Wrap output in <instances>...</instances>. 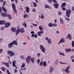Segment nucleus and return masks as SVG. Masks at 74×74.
<instances>
[{
	"instance_id": "nucleus-41",
	"label": "nucleus",
	"mask_w": 74,
	"mask_h": 74,
	"mask_svg": "<svg viewBox=\"0 0 74 74\" xmlns=\"http://www.w3.org/2000/svg\"><path fill=\"white\" fill-rule=\"evenodd\" d=\"M34 58H33L31 59V61L33 63H34Z\"/></svg>"
},
{
	"instance_id": "nucleus-19",
	"label": "nucleus",
	"mask_w": 74,
	"mask_h": 74,
	"mask_svg": "<svg viewBox=\"0 0 74 74\" xmlns=\"http://www.w3.org/2000/svg\"><path fill=\"white\" fill-rule=\"evenodd\" d=\"M12 43H13V44L16 45H18V43H17L16 41L15 40H14L12 42Z\"/></svg>"
},
{
	"instance_id": "nucleus-40",
	"label": "nucleus",
	"mask_w": 74,
	"mask_h": 74,
	"mask_svg": "<svg viewBox=\"0 0 74 74\" xmlns=\"http://www.w3.org/2000/svg\"><path fill=\"white\" fill-rule=\"evenodd\" d=\"M37 63L38 64H39L40 63V59H38L37 61Z\"/></svg>"
},
{
	"instance_id": "nucleus-31",
	"label": "nucleus",
	"mask_w": 74,
	"mask_h": 74,
	"mask_svg": "<svg viewBox=\"0 0 74 74\" xmlns=\"http://www.w3.org/2000/svg\"><path fill=\"white\" fill-rule=\"evenodd\" d=\"M21 67L24 68L25 67V64L24 63H23L22 64V66H21Z\"/></svg>"
},
{
	"instance_id": "nucleus-42",
	"label": "nucleus",
	"mask_w": 74,
	"mask_h": 74,
	"mask_svg": "<svg viewBox=\"0 0 74 74\" xmlns=\"http://www.w3.org/2000/svg\"><path fill=\"white\" fill-rule=\"evenodd\" d=\"M57 26V24L56 23L53 24V26L56 27Z\"/></svg>"
},
{
	"instance_id": "nucleus-4",
	"label": "nucleus",
	"mask_w": 74,
	"mask_h": 74,
	"mask_svg": "<svg viewBox=\"0 0 74 74\" xmlns=\"http://www.w3.org/2000/svg\"><path fill=\"white\" fill-rule=\"evenodd\" d=\"M12 7L14 11L16 13V14H17V11H16V8H15V5L14 3H12Z\"/></svg>"
},
{
	"instance_id": "nucleus-6",
	"label": "nucleus",
	"mask_w": 74,
	"mask_h": 74,
	"mask_svg": "<svg viewBox=\"0 0 74 74\" xmlns=\"http://www.w3.org/2000/svg\"><path fill=\"white\" fill-rule=\"evenodd\" d=\"M70 66H68L66 69L65 70V71L67 73H69V69L70 68Z\"/></svg>"
},
{
	"instance_id": "nucleus-62",
	"label": "nucleus",
	"mask_w": 74,
	"mask_h": 74,
	"mask_svg": "<svg viewBox=\"0 0 74 74\" xmlns=\"http://www.w3.org/2000/svg\"><path fill=\"white\" fill-rule=\"evenodd\" d=\"M6 71H7V72L8 74V73H10V72H9V71H8V70H6Z\"/></svg>"
},
{
	"instance_id": "nucleus-18",
	"label": "nucleus",
	"mask_w": 74,
	"mask_h": 74,
	"mask_svg": "<svg viewBox=\"0 0 74 74\" xmlns=\"http://www.w3.org/2000/svg\"><path fill=\"white\" fill-rule=\"evenodd\" d=\"M2 9L3 11H4V12H7V10L5 8L4 6L2 7Z\"/></svg>"
},
{
	"instance_id": "nucleus-26",
	"label": "nucleus",
	"mask_w": 74,
	"mask_h": 74,
	"mask_svg": "<svg viewBox=\"0 0 74 74\" xmlns=\"http://www.w3.org/2000/svg\"><path fill=\"white\" fill-rule=\"evenodd\" d=\"M60 21L61 23H62V24H63V23H64V21L63 20V19L62 18H60Z\"/></svg>"
},
{
	"instance_id": "nucleus-32",
	"label": "nucleus",
	"mask_w": 74,
	"mask_h": 74,
	"mask_svg": "<svg viewBox=\"0 0 74 74\" xmlns=\"http://www.w3.org/2000/svg\"><path fill=\"white\" fill-rule=\"evenodd\" d=\"M47 42L49 44H51V39H49L47 40Z\"/></svg>"
},
{
	"instance_id": "nucleus-34",
	"label": "nucleus",
	"mask_w": 74,
	"mask_h": 74,
	"mask_svg": "<svg viewBox=\"0 0 74 74\" xmlns=\"http://www.w3.org/2000/svg\"><path fill=\"white\" fill-rule=\"evenodd\" d=\"M43 65L45 67L47 66V64H46V62H44L43 63Z\"/></svg>"
},
{
	"instance_id": "nucleus-45",
	"label": "nucleus",
	"mask_w": 74,
	"mask_h": 74,
	"mask_svg": "<svg viewBox=\"0 0 74 74\" xmlns=\"http://www.w3.org/2000/svg\"><path fill=\"white\" fill-rule=\"evenodd\" d=\"M58 15H62V13L60 12H58Z\"/></svg>"
},
{
	"instance_id": "nucleus-36",
	"label": "nucleus",
	"mask_w": 74,
	"mask_h": 74,
	"mask_svg": "<svg viewBox=\"0 0 74 74\" xmlns=\"http://www.w3.org/2000/svg\"><path fill=\"white\" fill-rule=\"evenodd\" d=\"M33 3L34 4V7H37V4H36V3L34 2H33Z\"/></svg>"
},
{
	"instance_id": "nucleus-57",
	"label": "nucleus",
	"mask_w": 74,
	"mask_h": 74,
	"mask_svg": "<svg viewBox=\"0 0 74 74\" xmlns=\"http://www.w3.org/2000/svg\"><path fill=\"white\" fill-rule=\"evenodd\" d=\"M3 51V49H0V53H1V52H2V51Z\"/></svg>"
},
{
	"instance_id": "nucleus-10",
	"label": "nucleus",
	"mask_w": 74,
	"mask_h": 74,
	"mask_svg": "<svg viewBox=\"0 0 74 74\" xmlns=\"http://www.w3.org/2000/svg\"><path fill=\"white\" fill-rule=\"evenodd\" d=\"M15 63H16V61H14L13 62V67H15V68H16V69H17V68L16 66V65H15Z\"/></svg>"
},
{
	"instance_id": "nucleus-58",
	"label": "nucleus",
	"mask_w": 74,
	"mask_h": 74,
	"mask_svg": "<svg viewBox=\"0 0 74 74\" xmlns=\"http://www.w3.org/2000/svg\"><path fill=\"white\" fill-rule=\"evenodd\" d=\"M2 11V9H1V8L0 7V12H1Z\"/></svg>"
},
{
	"instance_id": "nucleus-50",
	"label": "nucleus",
	"mask_w": 74,
	"mask_h": 74,
	"mask_svg": "<svg viewBox=\"0 0 74 74\" xmlns=\"http://www.w3.org/2000/svg\"><path fill=\"white\" fill-rule=\"evenodd\" d=\"M62 10L63 11H66V8H62Z\"/></svg>"
},
{
	"instance_id": "nucleus-2",
	"label": "nucleus",
	"mask_w": 74,
	"mask_h": 74,
	"mask_svg": "<svg viewBox=\"0 0 74 74\" xmlns=\"http://www.w3.org/2000/svg\"><path fill=\"white\" fill-rule=\"evenodd\" d=\"M71 13V10L69 9L67 10H66V15L68 18H70V14Z\"/></svg>"
},
{
	"instance_id": "nucleus-20",
	"label": "nucleus",
	"mask_w": 74,
	"mask_h": 74,
	"mask_svg": "<svg viewBox=\"0 0 74 74\" xmlns=\"http://www.w3.org/2000/svg\"><path fill=\"white\" fill-rule=\"evenodd\" d=\"M66 5V3H62V4L61 6V8H62V7H64Z\"/></svg>"
},
{
	"instance_id": "nucleus-29",
	"label": "nucleus",
	"mask_w": 74,
	"mask_h": 74,
	"mask_svg": "<svg viewBox=\"0 0 74 74\" xmlns=\"http://www.w3.org/2000/svg\"><path fill=\"white\" fill-rule=\"evenodd\" d=\"M48 26L49 27H52L53 26V24L52 23H49L48 24Z\"/></svg>"
},
{
	"instance_id": "nucleus-52",
	"label": "nucleus",
	"mask_w": 74,
	"mask_h": 74,
	"mask_svg": "<svg viewBox=\"0 0 74 74\" xmlns=\"http://www.w3.org/2000/svg\"><path fill=\"white\" fill-rule=\"evenodd\" d=\"M65 19L66 20H67V21H70V19H69V18H67L66 17L65 18Z\"/></svg>"
},
{
	"instance_id": "nucleus-21",
	"label": "nucleus",
	"mask_w": 74,
	"mask_h": 74,
	"mask_svg": "<svg viewBox=\"0 0 74 74\" xmlns=\"http://www.w3.org/2000/svg\"><path fill=\"white\" fill-rule=\"evenodd\" d=\"M26 12L27 13L29 12V7H26Z\"/></svg>"
},
{
	"instance_id": "nucleus-5",
	"label": "nucleus",
	"mask_w": 74,
	"mask_h": 74,
	"mask_svg": "<svg viewBox=\"0 0 74 74\" xmlns=\"http://www.w3.org/2000/svg\"><path fill=\"white\" fill-rule=\"evenodd\" d=\"M26 62L27 63H30V59H31V57L29 56H28L27 58H26Z\"/></svg>"
},
{
	"instance_id": "nucleus-11",
	"label": "nucleus",
	"mask_w": 74,
	"mask_h": 74,
	"mask_svg": "<svg viewBox=\"0 0 74 74\" xmlns=\"http://www.w3.org/2000/svg\"><path fill=\"white\" fill-rule=\"evenodd\" d=\"M40 48L41 49L42 52H44L45 53V48L43 47H40Z\"/></svg>"
},
{
	"instance_id": "nucleus-43",
	"label": "nucleus",
	"mask_w": 74,
	"mask_h": 74,
	"mask_svg": "<svg viewBox=\"0 0 74 74\" xmlns=\"http://www.w3.org/2000/svg\"><path fill=\"white\" fill-rule=\"evenodd\" d=\"M72 47H74V41H73L72 42Z\"/></svg>"
},
{
	"instance_id": "nucleus-46",
	"label": "nucleus",
	"mask_w": 74,
	"mask_h": 74,
	"mask_svg": "<svg viewBox=\"0 0 74 74\" xmlns=\"http://www.w3.org/2000/svg\"><path fill=\"white\" fill-rule=\"evenodd\" d=\"M32 12H36V10L35 9V8H34L32 9Z\"/></svg>"
},
{
	"instance_id": "nucleus-33",
	"label": "nucleus",
	"mask_w": 74,
	"mask_h": 74,
	"mask_svg": "<svg viewBox=\"0 0 74 74\" xmlns=\"http://www.w3.org/2000/svg\"><path fill=\"white\" fill-rule=\"evenodd\" d=\"M40 30H41V31H42V30H43V29L42 27L41 26H39V27Z\"/></svg>"
},
{
	"instance_id": "nucleus-1",
	"label": "nucleus",
	"mask_w": 74,
	"mask_h": 74,
	"mask_svg": "<svg viewBox=\"0 0 74 74\" xmlns=\"http://www.w3.org/2000/svg\"><path fill=\"white\" fill-rule=\"evenodd\" d=\"M4 24L5 25L4 28L8 27L10 25V23H5V22L4 21H0V25H4Z\"/></svg>"
},
{
	"instance_id": "nucleus-24",
	"label": "nucleus",
	"mask_w": 74,
	"mask_h": 74,
	"mask_svg": "<svg viewBox=\"0 0 74 74\" xmlns=\"http://www.w3.org/2000/svg\"><path fill=\"white\" fill-rule=\"evenodd\" d=\"M13 43L12 42H11L10 43H9L8 45V47H13Z\"/></svg>"
},
{
	"instance_id": "nucleus-3",
	"label": "nucleus",
	"mask_w": 74,
	"mask_h": 74,
	"mask_svg": "<svg viewBox=\"0 0 74 74\" xmlns=\"http://www.w3.org/2000/svg\"><path fill=\"white\" fill-rule=\"evenodd\" d=\"M7 53L8 54H10V56L11 57L15 55V53L11 51H8L7 52Z\"/></svg>"
},
{
	"instance_id": "nucleus-61",
	"label": "nucleus",
	"mask_w": 74,
	"mask_h": 74,
	"mask_svg": "<svg viewBox=\"0 0 74 74\" xmlns=\"http://www.w3.org/2000/svg\"><path fill=\"white\" fill-rule=\"evenodd\" d=\"M31 34H34V32H33V31H32L31 32Z\"/></svg>"
},
{
	"instance_id": "nucleus-35",
	"label": "nucleus",
	"mask_w": 74,
	"mask_h": 74,
	"mask_svg": "<svg viewBox=\"0 0 74 74\" xmlns=\"http://www.w3.org/2000/svg\"><path fill=\"white\" fill-rule=\"evenodd\" d=\"M45 8H51L50 7L47 5H45Z\"/></svg>"
},
{
	"instance_id": "nucleus-51",
	"label": "nucleus",
	"mask_w": 74,
	"mask_h": 74,
	"mask_svg": "<svg viewBox=\"0 0 74 74\" xmlns=\"http://www.w3.org/2000/svg\"><path fill=\"white\" fill-rule=\"evenodd\" d=\"M44 18V16L42 15H42L41 16V19H42Z\"/></svg>"
},
{
	"instance_id": "nucleus-30",
	"label": "nucleus",
	"mask_w": 74,
	"mask_h": 74,
	"mask_svg": "<svg viewBox=\"0 0 74 74\" xmlns=\"http://www.w3.org/2000/svg\"><path fill=\"white\" fill-rule=\"evenodd\" d=\"M27 16H28V17H29V16H27V15L26 14H25L23 16V18H26L27 17Z\"/></svg>"
},
{
	"instance_id": "nucleus-48",
	"label": "nucleus",
	"mask_w": 74,
	"mask_h": 74,
	"mask_svg": "<svg viewBox=\"0 0 74 74\" xmlns=\"http://www.w3.org/2000/svg\"><path fill=\"white\" fill-rule=\"evenodd\" d=\"M60 63L61 64H66V63H62V62H60Z\"/></svg>"
},
{
	"instance_id": "nucleus-25",
	"label": "nucleus",
	"mask_w": 74,
	"mask_h": 74,
	"mask_svg": "<svg viewBox=\"0 0 74 74\" xmlns=\"http://www.w3.org/2000/svg\"><path fill=\"white\" fill-rule=\"evenodd\" d=\"M67 37L69 38V40H71V35L69 34Z\"/></svg>"
},
{
	"instance_id": "nucleus-38",
	"label": "nucleus",
	"mask_w": 74,
	"mask_h": 74,
	"mask_svg": "<svg viewBox=\"0 0 74 74\" xmlns=\"http://www.w3.org/2000/svg\"><path fill=\"white\" fill-rule=\"evenodd\" d=\"M42 64H43V62L41 61L39 64V65L42 66Z\"/></svg>"
},
{
	"instance_id": "nucleus-12",
	"label": "nucleus",
	"mask_w": 74,
	"mask_h": 74,
	"mask_svg": "<svg viewBox=\"0 0 74 74\" xmlns=\"http://www.w3.org/2000/svg\"><path fill=\"white\" fill-rule=\"evenodd\" d=\"M65 51L66 52H70L71 51V49H65Z\"/></svg>"
},
{
	"instance_id": "nucleus-59",
	"label": "nucleus",
	"mask_w": 74,
	"mask_h": 74,
	"mask_svg": "<svg viewBox=\"0 0 74 74\" xmlns=\"http://www.w3.org/2000/svg\"><path fill=\"white\" fill-rule=\"evenodd\" d=\"M58 63V61L56 60V64H57Z\"/></svg>"
},
{
	"instance_id": "nucleus-49",
	"label": "nucleus",
	"mask_w": 74,
	"mask_h": 74,
	"mask_svg": "<svg viewBox=\"0 0 74 74\" xmlns=\"http://www.w3.org/2000/svg\"><path fill=\"white\" fill-rule=\"evenodd\" d=\"M20 58L21 59H24V58H25V57L23 56H21Z\"/></svg>"
},
{
	"instance_id": "nucleus-23",
	"label": "nucleus",
	"mask_w": 74,
	"mask_h": 74,
	"mask_svg": "<svg viewBox=\"0 0 74 74\" xmlns=\"http://www.w3.org/2000/svg\"><path fill=\"white\" fill-rule=\"evenodd\" d=\"M49 70L50 73H52V71H53L54 69L53 68H52V67H51L50 68Z\"/></svg>"
},
{
	"instance_id": "nucleus-13",
	"label": "nucleus",
	"mask_w": 74,
	"mask_h": 74,
	"mask_svg": "<svg viewBox=\"0 0 74 74\" xmlns=\"http://www.w3.org/2000/svg\"><path fill=\"white\" fill-rule=\"evenodd\" d=\"M19 32H20V29H17L16 32V36H17L18 34L19 33Z\"/></svg>"
},
{
	"instance_id": "nucleus-44",
	"label": "nucleus",
	"mask_w": 74,
	"mask_h": 74,
	"mask_svg": "<svg viewBox=\"0 0 74 74\" xmlns=\"http://www.w3.org/2000/svg\"><path fill=\"white\" fill-rule=\"evenodd\" d=\"M32 25L33 26H37V24H33Z\"/></svg>"
},
{
	"instance_id": "nucleus-7",
	"label": "nucleus",
	"mask_w": 74,
	"mask_h": 74,
	"mask_svg": "<svg viewBox=\"0 0 74 74\" xmlns=\"http://www.w3.org/2000/svg\"><path fill=\"white\" fill-rule=\"evenodd\" d=\"M3 64H4L7 67H10V65L9 64L8 62H2Z\"/></svg>"
},
{
	"instance_id": "nucleus-27",
	"label": "nucleus",
	"mask_w": 74,
	"mask_h": 74,
	"mask_svg": "<svg viewBox=\"0 0 74 74\" xmlns=\"http://www.w3.org/2000/svg\"><path fill=\"white\" fill-rule=\"evenodd\" d=\"M22 25H23L25 27H27V25H26V22H25L24 23H23Z\"/></svg>"
},
{
	"instance_id": "nucleus-37",
	"label": "nucleus",
	"mask_w": 74,
	"mask_h": 74,
	"mask_svg": "<svg viewBox=\"0 0 74 74\" xmlns=\"http://www.w3.org/2000/svg\"><path fill=\"white\" fill-rule=\"evenodd\" d=\"M1 70H3V71H5V68L3 67H1Z\"/></svg>"
},
{
	"instance_id": "nucleus-54",
	"label": "nucleus",
	"mask_w": 74,
	"mask_h": 74,
	"mask_svg": "<svg viewBox=\"0 0 74 74\" xmlns=\"http://www.w3.org/2000/svg\"><path fill=\"white\" fill-rule=\"evenodd\" d=\"M5 3H6V2L5 1L3 2V6H4V5H5Z\"/></svg>"
},
{
	"instance_id": "nucleus-15",
	"label": "nucleus",
	"mask_w": 74,
	"mask_h": 74,
	"mask_svg": "<svg viewBox=\"0 0 74 74\" xmlns=\"http://www.w3.org/2000/svg\"><path fill=\"white\" fill-rule=\"evenodd\" d=\"M52 0H53L54 3H56V0H48V1L49 3H52Z\"/></svg>"
},
{
	"instance_id": "nucleus-28",
	"label": "nucleus",
	"mask_w": 74,
	"mask_h": 74,
	"mask_svg": "<svg viewBox=\"0 0 74 74\" xmlns=\"http://www.w3.org/2000/svg\"><path fill=\"white\" fill-rule=\"evenodd\" d=\"M1 15L2 16H3V17H5V16H6V14H5V13H2Z\"/></svg>"
},
{
	"instance_id": "nucleus-9",
	"label": "nucleus",
	"mask_w": 74,
	"mask_h": 74,
	"mask_svg": "<svg viewBox=\"0 0 74 74\" xmlns=\"http://www.w3.org/2000/svg\"><path fill=\"white\" fill-rule=\"evenodd\" d=\"M56 3V4H54V7L55 8H58V7L59 6V4L57 3V2H56V3Z\"/></svg>"
},
{
	"instance_id": "nucleus-22",
	"label": "nucleus",
	"mask_w": 74,
	"mask_h": 74,
	"mask_svg": "<svg viewBox=\"0 0 74 74\" xmlns=\"http://www.w3.org/2000/svg\"><path fill=\"white\" fill-rule=\"evenodd\" d=\"M11 30L12 32H15L16 31V29L14 27H12V28Z\"/></svg>"
},
{
	"instance_id": "nucleus-64",
	"label": "nucleus",
	"mask_w": 74,
	"mask_h": 74,
	"mask_svg": "<svg viewBox=\"0 0 74 74\" xmlns=\"http://www.w3.org/2000/svg\"><path fill=\"white\" fill-rule=\"evenodd\" d=\"M72 10H73V11H74V7H72Z\"/></svg>"
},
{
	"instance_id": "nucleus-60",
	"label": "nucleus",
	"mask_w": 74,
	"mask_h": 74,
	"mask_svg": "<svg viewBox=\"0 0 74 74\" xmlns=\"http://www.w3.org/2000/svg\"><path fill=\"white\" fill-rule=\"evenodd\" d=\"M40 53H38L37 54V56H40Z\"/></svg>"
},
{
	"instance_id": "nucleus-55",
	"label": "nucleus",
	"mask_w": 74,
	"mask_h": 74,
	"mask_svg": "<svg viewBox=\"0 0 74 74\" xmlns=\"http://www.w3.org/2000/svg\"><path fill=\"white\" fill-rule=\"evenodd\" d=\"M34 37L35 38H37V35L36 34H35V35L34 36Z\"/></svg>"
},
{
	"instance_id": "nucleus-17",
	"label": "nucleus",
	"mask_w": 74,
	"mask_h": 74,
	"mask_svg": "<svg viewBox=\"0 0 74 74\" xmlns=\"http://www.w3.org/2000/svg\"><path fill=\"white\" fill-rule=\"evenodd\" d=\"M7 17L9 19H12V17H11V16L10 14H7Z\"/></svg>"
},
{
	"instance_id": "nucleus-63",
	"label": "nucleus",
	"mask_w": 74,
	"mask_h": 74,
	"mask_svg": "<svg viewBox=\"0 0 74 74\" xmlns=\"http://www.w3.org/2000/svg\"><path fill=\"white\" fill-rule=\"evenodd\" d=\"M34 35H35L34 34H33L31 36H32V37H34Z\"/></svg>"
},
{
	"instance_id": "nucleus-39",
	"label": "nucleus",
	"mask_w": 74,
	"mask_h": 74,
	"mask_svg": "<svg viewBox=\"0 0 74 74\" xmlns=\"http://www.w3.org/2000/svg\"><path fill=\"white\" fill-rule=\"evenodd\" d=\"M59 53L60 55H62V56H64V54L63 53H61V52H59Z\"/></svg>"
},
{
	"instance_id": "nucleus-14",
	"label": "nucleus",
	"mask_w": 74,
	"mask_h": 74,
	"mask_svg": "<svg viewBox=\"0 0 74 74\" xmlns=\"http://www.w3.org/2000/svg\"><path fill=\"white\" fill-rule=\"evenodd\" d=\"M43 34V32L42 31L41 32H37V35L39 36H41V34Z\"/></svg>"
},
{
	"instance_id": "nucleus-8",
	"label": "nucleus",
	"mask_w": 74,
	"mask_h": 74,
	"mask_svg": "<svg viewBox=\"0 0 74 74\" xmlns=\"http://www.w3.org/2000/svg\"><path fill=\"white\" fill-rule=\"evenodd\" d=\"M65 42V41H64V38L61 39L60 41L58 42V44H60V43H62L63 42Z\"/></svg>"
},
{
	"instance_id": "nucleus-53",
	"label": "nucleus",
	"mask_w": 74,
	"mask_h": 74,
	"mask_svg": "<svg viewBox=\"0 0 74 74\" xmlns=\"http://www.w3.org/2000/svg\"><path fill=\"white\" fill-rule=\"evenodd\" d=\"M17 70L16 69H15L14 71V73H15L17 72Z\"/></svg>"
},
{
	"instance_id": "nucleus-16",
	"label": "nucleus",
	"mask_w": 74,
	"mask_h": 74,
	"mask_svg": "<svg viewBox=\"0 0 74 74\" xmlns=\"http://www.w3.org/2000/svg\"><path fill=\"white\" fill-rule=\"evenodd\" d=\"M20 31L21 33H24L25 32V30H24V29L22 28L20 29Z\"/></svg>"
},
{
	"instance_id": "nucleus-47",
	"label": "nucleus",
	"mask_w": 74,
	"mask_h": 74,
	"mask_svg": "<svg viewBox=\"0 0 74 74\" xmlns=\"http://www.w3.org/2000/svg\"><path fill=\"white\" fill-rule=\"evenodd\" d=\"M74 58V56H71V60L73 59Z\"/></svg>"
},
{
	"instance_id": "nucleus-56",
	"label": "nucleus",
	"mask_w": 74,
	"mask_h": 74,
	"mask_svg": "<svg viewBox=\"0 0 74 74\" xmlns=\"http://www.w3.org/2000/svg\"><path fill=\"white\" fill-rule=\"evenodd\" d=\"M8 62L10 63V64H11L12 63V62H11L10 60H9L8 61Z\"/></svg>"
}]
</instances>
